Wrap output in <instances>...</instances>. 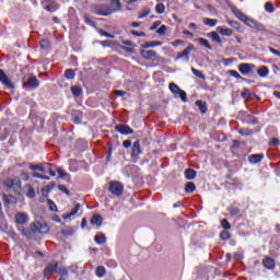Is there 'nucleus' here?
Instances as JSON below:
<instances>
[{
    "label": "nucleus",
    "instance_id": "1",
    "mask_svg": "<svg viewBox=\"0 0 280 280\" xmlns=\"http://www.w3.org/2000/svg\"><path fill=\"white\" fill-rule=\"evenodd\" d=\"M26 233H31L30 240H32L36 233H49V226L43 219H36L30 224V230H26Z\"/></svg>",
    "mask_w": 280,
    "mask_h": 280
},
{
    "label": "nucleus",
    "instance_id": "2",
    "mask_svg": "<svg viewBox=\"0 0 280 280\" xmlns=\"http://www.w3.org/2000/svg\"><path fill=\"white\" fill-rule=\"evenodd\" d=\"M30 222V215L25 212H18L15 214V224L18 225V231L24 235L27 240H30L31 233H27L25 229V224Z\"/></svg>",
    "mask_w": 280,
    "mask_h": 280
},
{
    "label": "nucleus",
    "instance_id": "3",
    "mask_svg": "<svg viewBox=\"0 0 280 280\" xmlns=\"http://www.w3.org/2000/svg\"><path fill=\"white\" fill-rule=\"evenodd\" d=\"M168 89L171 91V93L174 94V97H179L182 100V102H187V92L180 90V88H178V85H176V83H171L168 85Z\"/></svg>",
    "mask_w": 280,
    "mask_h": 280
},
{
    "label": "nucleus",
    "instance_id": "4",
    "mask_svg": "<svg viewBox=\"0 0 280 280\" xmlns=\"http://www.w3.org/2000/svg\"><path fill=\"white\" fill-rule=\"evenodd\" d=\"M109 191L113 196H121L124 194V185L119 182H109Z\"/></svg>",
    "mask_w": 280,
    "mask_h": 280
},
{
    "label": "nucleus",
    "instance_id": "5",
    "mask_svg": "<svg viewBox=\"0 0 280 280\" xmlns=\"http://www.w3.org/2000/svg\"><path fill=\"white\" fill-rule=\"evenodd\" d=\"M93 13L97 16H110L113 14L108 5H94Z\"/></svg>",
    "mask_w": 280,
    "mask_h": 280
},
{
    "label": "nucleus",
    "instance_id": "6",
    "mask_svg": "<svg viewBox=\"0 0 280 280\" xmlns=\"http://www.w3.org/2000/svg\"><path fill=\"white\" fill-rule=\"evenodd\" d=\"M7 185L10 189H13L20 196L21 194V179L19 177H14L12 179H7Z\"/></svg>",
    "mask_w": 280,
    "mask_h": 280
},
{
    "label": "nucleus",
    "instance_id": "7",
    "mask_svg": "<svg viewBox=\"0 0 280 280\" xmlns=\"http://www.w3.org/2000/svg\"><path fill=\"white\" fill-rule=\"evenodd\" d=\"M0 82L3 84V86H5V89H14V83L12 82V80H10L8 74H5V71L1 69H0Z\"/></svg>",
    "mask_w": 280,
    "mask_h": 280
},
{
    "label": "nucleus",
    "instance_id": "8",
    "mask_svg": "<svg viewBox=\"0 0 280 280\" xmlns=\"http://www.w3.org/2000/svg\"><path fill=\"white\" fill-rule=\"evenodd\" d=\"M24 84H26V86H30L31 89H38L40 83L35 75L30 74L24 78Z\"/></svg>",
    "mask_w": 280,
    "mask_h": 280
},
{
    "label": "nucleus",
    "instance_id": "9",
    "mask_svg": "<svg viewBox=\"0 0 280 280\" xmlns=\"http://www.w3.org/2000/svg\"><path fill=\"white\" fill-rule=\"evenodd\" d=\"M140 55L144 60H152L153 62L159 60V55H156V51L154 50H142L140 51Z\"/></svg>",
    "mask_w": 280,
    "mask_h": 280
},
{
    "label": "nucleus",
    "instance_id": "10",
    "mask_svg": "<svg viewBox=\"0 0 280 280\" xmlns=\"http://www.w3.org/2000/svg\"><path fill=\"white\" fill-rule=\"evenodd\" d=\"M191 51H194V45H189L186 47L177 57L176 60H180V58H184L186 62H189V57L191 56Z\"/></svg>",
    "mask_w": 280,
    "mask_h": 280
},
{
    "label": "nucleus",
    "instance_id": "11",
    "mask_svg": "<svg viewBox=\"0 0 280 280\" xmlns=\"http://www.w3.org/2000/svg\"><path fill=\"white\" fill-rule=\"evenodd\" d=\"M247 27H250L252 30H257V32H266V27L264 26V24H261V22H257L253 19H249V21H247Z\"/></svg>",
    "mask_w": 280,
    "mask_h": 280
},
{
    "label": "nucleus",
    "instance_id": "12",
    "mask_svg": "<svg viewBox=\"0 0 280 280\" xmlns=\"http://www.w3.org/2000/svg\"><path fill=\"white\" fill-rule=\"evenodd\" d=\"M253 69H255V65H253V63H241L238 66V71L243 75H248V73H250L253 71Z\"/></svg>",
    "mask_w": 280,
    "mask_h": 280
},
{
    "label": "nucleus",
    "instance_id": "13",
    "mask_svg": "<svg viewBox=\"0 0 280 280\" xmlns=\"http://www.w3.org/2000/svg\"><path fill=\"white\" fill-rule=\"evenodd\" d=\"M232 12L236 19L245 23V25H247L248 21H250V18L246 16V14L242 13V11H240L237 8H232Z\"/></svg>",
    "mask_w": 280,
    "mask_h": 280
},
{
    "label": "nucleus",
    "instance_id": "14",
    "mask_svg": "<svg viewBox=\"0 0 280 280\" xmlns=\"http://www.w3.org/2000/svg\"><path fill=\"white\" fill-rule=\"evenodd\" d=\"M116 132H119L120 135H132L135 132L132 128L128 125H117L115 127Z\"/></svg>",
    "mask_w": 280,
    "mask_h": 280
},
{
    "label": "nucleus",
    "instance_id": "15",
    "mask_svg": "<svg viewBox=\"0 0 280 280\" xmlns=\"http://www.w3.org/2000/svg\"><path fill=\"white\" fill-rule=\"evenodd\" d=\"M55 272H58V262H50L44 269V277H49V275H54Z\"/></svg>",
    "mask_w": 280,
    "mask_h": 280
},
{
    "label": "nucleus",
    "instance_id": "16",
    "mask_svg": "<svg viewBox=\"0 0 280 280\" xmlns=\"http://www.w3.org/2000/svg\"><path fill=\"white\" fill-rule=\"evenodd\" d=\"M139 154H141V143L137 140L132 144L131 158L139 159Z\"/></svg>",
    "mask_w": 280,
    "mask_h": 280
},
{
    "label": "nucleus",
    "instance_id": "17",
    "mask_svg": "<svg viewBox=\"0 0 280 280\" xmlns=\"http://www.w3.org/2000/svg\"><path fill=\"white\" fill-rule=\"evenodd\" d=\"M81 207L82 206L80 203H77L71 212L62 215L63 220H71L73 215H78V211H80Z\"/></svg>",
    "mask_w": 280,
    "mask_h": 280
},
{
    "label": "nucleus",
    "instance_id": "18",
    "mask_svg": "<svg viewBox=\"0 0 280 280\" xmlns=\"http://www.w3.org/2000/svg\"><path fill=\"white\" fill-rule=\"evenodd\" d=\"M262 160H264V154H253L248 156V161L249 163H252V165H255L261 162Z\"/></svg>",
    "mask_w": 280,
    "mask_h": 280
},
{
    "label": "nucleus",
    "instance_id": "19",
    "mask_svg": "<svg viewBox=\"0 0 280 280\" xmlns=\"http://www.w3.org/2000/svg\"><path fill=\"white\" fill-rule=\"evenodd\" d=\"M109 10L113 12H117V10L121 9V2L119 0H110Z\"/></svg>",
    "mask_w": 280,
    "mask_h": 280
},
{
    "label": "nucleus",
    "instance_id": "20",
    "mask_svg": "<svg viewBox=\"0 0 280 280\" xmlns=\"http://www.w3.org/2000/svg\"><path fill=\"white\" fill-rule=\"evenodd\" d=\"M262 265L265 266V268H267V270H272V268H275V259H272L271 257H266L262 260Z\"/></svg>",
    "mask_w": 280,
    "mask_h": 280
},
{
    "label": "nucleus",
    "instance_id": "21",
    "mask_svg": "<svg viewBox=\"0 0 280 280\" xmlns=\"http://www.w3.org/2000/svg\"><path fill=\"white\" fill-rule=\"evenodd\" d=\"M24 191H25L27 198H35L36 197V190H34V187H32V185H26L24 187Z\"/></svg>",
    "mask_w": 280,
    "mask_h": 280
},
{
    "label": "nucleus",
    "instance_id": "22",
    "mask_svg": "<svg viewBox=\"0 0 280 280\" xmlns=\"http://www.w3.org/2000/svg\"><path fill=\"white\" fill-rule=\"evenodd\" d=\"M208 36L209 38H211V40H213V43L222 45V38L220 37V34H218V32H210Z\"/></svg>",
    "mask_w": 280,
    "mask_h": 280
},
{
    "label": "nucleus",
    "instance_id": "23",
    "mask_svg": "<svg viewBox=\"0 0 280 280\" xmlns=\"http://www.w3.org/2000/svg\"><path fill=\"white\" fill-rule=\"evenodd\" d=\"M217 32L221 34V36H233V31L231 28H223L222 26L217 27Z\"/></svg>",
    "mask_w": 280,
    "mask_h": 280
},
{
    "label": "nucleus",
    "instance_id": "24",
    "mask_svg": "<svg viewBox=\"0 0 280 280\" xmlns=\"http://www.w3.org/2000/svg\"><path fill=\"white\" fill-rule=\"evenodd\" d=\"M103 218L100 214H94L91 219V224H96V226H102Z\"/></svg>",
    "mask_w": 280,
    "mask_h": 280
},
{
    "label": "nucleus",
    "instance_id": "25",
    "mask_svg": "<svg viewBox=\"0 0 280 280\" xmlns=\"http://www.w3.org/2000/svg\"><path fill=\"white\" fill-rule=\"evenodd\" d=\"M185 177L187 178V180H194V178H196V171L187 168L185 171Z\"/></svg>",
    "mask_w": 280,
    "mask_h": 280
},
{
    "label": "nucleus",
    "instance_id": "26",
    "mask_svg": "<svg viewBox=\"0 0 280 280\" xmlns=\"http://www.w3.org/2000/svg\"><path fill=\"white\" fill-rule=\"evenodd\" d=\"M95 275L98 279H102V277L106 275V268L104 266H98L95 270Z\"/></svg>",
    "mask_w": 280,
    "mask_h": 280
},
{
    "label": "nucleus",
    "instance_id": "27",
    "mask_svg": "<svg viewBox=\"0 0 280 280\" xmlns=\"http://www.w3.org/2000/svg\"><path fill=\"white\" fill-rule=\"evenodd\" d=\"M185 191L187 194H194V191H196V184H194V182H188L186 184Z\"/></svg>",
    "mask_w": 280,
    "mask_h": 280
},
{
    "label": "nucleus",
    "instance_id": "28",
    "mask_svg": "<svg viewBox=\"0 0 280 280\" xmlns=\"http://www.w3.org/2000/svg\"><path fill=\"white\" fill-rule=\"evenodd\" d=\"M196 106L199 108L200 113L205 115L207 113V104L202 101H197Z\"/></svg>",
    "mask_w": 280,
    "mask_h": 280
},
{
    "label": "nucleus",
    "instance_id": "29",
    "mask_svg": "<svg viewBox=\"0 0 280 280\" xmlns=\"http://www.w3.org/2000/svg\"><path fill=\"white\" fill-rule=\"evenodd\" d=\"M203 23L205 25H208V27H215V25H218V21L215 19L209 18L203 19Z\"/></svg>",
    "mask_w": 280,
    "mask_h": 280
},
{
    "label": "nucleus",
    "instance_id": "30",
    "mask_svg": "<svg viewBox=\"0 0 280 280\" xmlns=\"http://www.w3.org/2000/svg\"><path fill=\"white\" fill-rule=\"evenodd\" d=\"M95 242L96 244H106V235H104L103 233L96 234Z\"/></svg>",
    "mask_w": 280,
    "mask_h": 280
},
{
    "label": "nucleus",
    "instance_id": "31",
    "mask_svg": "<svg viewBox=\"0 0 280 280\" xmlns=\"http://www.w3.org/2000/svg\"><path fill=\"white\" fill-rule=\"evenodd\" d=\"M39 47H40V49H44L45 51H47V49H49L51 47V45L49 44V40L42 39L39 42Z\"/></svg>",
    "mask_w": 280,
    "mask_h": 280
},
{
    "label": "nucleus",
    "instance_id": "32",
    "mask_svg": "<svg viewBox=\"0 0 280 280\" xmlns=\"http://www.w3.org/2000/svg\"><path fill=\"white\" fill-rule=\"evenodd\" d=\"M197 42L202 47H206L207 49H211V45L209 44V40H207L206 38L200 37V38L197 39Z\"/></svg>",
    "mask_w": 280,
    "mask_h": 280
},
{
    "label": "nucleus",
    "instance_id": "33",
    "mask_svg": "<svg viewBox=\"0 0 280 280\" xmlns=\"http://www.w3.org/2000/svg\"><path fill=\"white\" fill-rule=\"evenodd\" d=\"M65 78H67V80H73L75 78V72L71 69L66 70Z\"/></svg>",
    "mask_w": 280,
    "mask_h": 280
},
{
    "label": "nucleus",
    "instance_id": "34",
    "mask_svg": "<svg viewBox=\"0 0 280 280\" xmlns=\"http://www.w3.org/2000/svg\"><path fill=\"white\" fill-rule=\"evenodd\" d=\"M220 237L223 240V242H226V240H231V233H229V230H223Z\"/></svg>",
    "mask_w": 280,
    "mask_h": 280
},
{
    "label": "nucleus",
    "instance_id": "35",
    "mask_svg": "<svg viewBox=\"0 0 280 280\" xmlns=\"http://www.w3.org/2000/svg\"><path fill=\"white\" fill-rule=\"evenodd\" d=\"M163 45L162 42H150L144 45L145 49H150L151 47H161Z\"/></svg>",
    "mask_w": 280,
    "mask_h": 280
},
{
    "label": "nucleus",
    "instance_id": "36",
    "mask_svg": "<svg viewBox=\"0 0 280 280\" xmlns=\"http://www.w3.org/2000/svg\"><path fill=\"white\" fill-rule=\"evenodd\" d=\"M258 75H260V78H266V75H268L269 71L267 67H261L260 69H258L257 71Z\"/></svg>",
    "mask_w": 280,
    "mask_h": 280
},
{
    "label": "nucleus",
    "instance_id": "37",
    "mask_svg": "<svg viewBox=\"0 0 280 280\" xmlns=\"http://www.w3.org/2000/svg\"><path fill=\"white\" fill-rule=\"evenodd\" d=\"M30 170H32L33 172L39 171V172H43L45 174V166H43V165L31 164Z\"/></svg>",
    "mask_w": 280,
    "mask_h": 280
},
{
    "label": "nucleus",
    "instance_id": "38",
    "mask_svg": "<svg viewBox=\"0 0 280 280\" xmlns=\"http://www.w3.org/2000/svg\"><path fill=\"white\" fill-rule=\"evenodd\" d=\"M221 226H222L223 231H231V223H229V221L226 219H223L221 221Z\"/></svg>",
    "mask_w": 280,
    "mask_h": 280
},
{
    "label": "nucleus",
    "instance_id": "39",
    "mask_svg": "<svg viewBox=\"0 0 280 280\" xmlns=\"http://www.w3.org/2000/svg\"><path fill=\"white\" fill-rule=\"evenodd\" d=\"M4 205H11L14 202V196L12 195H3Z\"/></svg>",
    "mask_w": 280,
    "mask_h": 280
},
{
    "label": "nucleus",
    "instance_id": "40",
    "mask_svg": "<svg viewBox=\"0 0 280 280\" xmlns=\"http://www.w3.org/2000/svg\"><path fill=\"white\" fill-rule=\"evenodd\" d=\"M72 94L75 97H80L82 95V89L78 88V86H72L71 88Z\"/></svg>",
    "mask_w": 280,
    "mask_h": 280
},
{
    "label": "nucleus",
    "instance_id": "41",
    "mask_svg": "<svg viewBox=\"0 0 280 280\" xmlns=\"http://www.w3.org/2000/svg\"><path fill=\"white\" fill-rule=\"evenodd\" d=\"M155 12L158 14H163V12H165V4L163 3H159L155 5Z\"/></svg>",
    "mask_w": 280,
    "mask_h": 280
},
{
    "label": "nucleus",
    "instance_id": "42",
    "mask_svg": "<svg viewBox=\"0 0 280 280\" xmlns=\"http://www.w3.org/2000/svg\"><path fill=\"white\" fill-rule=\"evenodd\" d=\"M228 73L229 75H231L232 78H235L236 80H242V75L236 70H230Z\"/></svg>",
    "mask_w": 280,
    "mask_h": 280
},
{
    "label": "nucleus",
    "instance_id": "43",
    "mask_svg": "<svg viewBox=\"0 0 280 280\" xmlns=\"http://www.w3.org/2000/svg\"><path fill=\"white\" fill-rule=\"evenodd\" d=\"M57 174L59 178H69V173L65 172L62 168H57Z\"/></svg>",
    "mask_w": 280,
    "mask_h": 280
},
{
    "label": "nucleus",
    "instance_id": "44",
    "mask_svg": "<svg viewBox=\"0 0 280 280\" xmlns=\"http://www.w3.org/2000/svg\"><path fill=\"white\" fill-rule=\"evenodd\" d=\"M191 72L194 73V75H196V78H200L201 80H205V74H202L200 70H197L196 68H191Z\"/></svg>",
    "mask_w": 280,
    "mask_h": 280
},
{
    "label": "nucleus",
    "instance_id": "45",
    "mask_svg": "<svg viewBox=\"0 0 280 280\" xmlns=\"http://www.w3.org/2000/svg\"><path fill=\"white\" fill-rule=\"evenodd\" d=\"M84 23H86L88 25H91V27L95 26V21H93L89 15L84 16Z\"/></svg>",
    "mask_w": 280,
    "mask_h": 280
},
{
    "label": "nucleus",
    "instance_id": "46",
    "mask_svg": "<svg viewBox=\"0 0 280 280\" xmlns=\"http://www.w3.org/2000/svg\"><path fill=\"white\" fill-rule=\"evenodd\" d=\"M58 275H61V277H67V275H69V271H67V268L61 267L59 269H57Z\"/></svg>",
    "mask_w": 280,
    "mask_h": 280
},
{
    "label": "nucleus",
    "instance_id": "47",
    "mask_svg": "<svg viewBox=\"0 0 280 280\" xmlns=\"http://www.w3.org/2000/svg\"><path fill=\"white\" fill-rule=\"evenodd\" d=\"M228 25L230 27H233L234 30H240V23H237L236 21H228Z\"/></svg>",
    "mask_w": 280,
    "mask_h": 280
},
{
    "label": "nucleus",
    "instance_id": "48",
    "mask_svg": "<svg viewBox=\"0 0 280 280\" xmlns=\"http://www.w3.org/2000/svg\"><path fill=\"white\" fill-rule=\"evenodd\" d=\"M165 32H167V26L162 25L160 28L156 31V34H160V36H164Z\"/></svg>",
    "mask_w": 280,
    "mask_h": 280
},
{
    "label": "nucleus",
    "instance_id": "49",
    "mask_svg": "<svg viewBox=\"0 0 280 280\" xmlns=\"http://www.w3.org/2000/svg\"><path fill=\"white\" fill-rule=\"evenodd\" d=\"M48 206L50 211H58V207H56V203L51 199H48Z\"/></svg>",
    "mask_w": 280,
    "mask_h": 280
},
{
    "label": "nucleus",
    "instance_id": "50",
    "mask_svg": "<svg viewBox=\"0 0 280 280\" xmlns=\"http://www.w3.org/2000/svg\"><path fill=\"white\" fill-rule=\"evenodd\" d=\"M265 10H267V11L270 12V13H272V12H275V7L272 5V3L267 2V3L265 4Z\"/></svg>",
    "mask_w": 280,
    "mask_h": 280
},
{
    "label": "nucleus",
    "instance_id": "51",
    "mask_svg": "<svg viewBox=\"0 0 280 280\" xmlns=\"http://www.w3.org/2000/svg\"><path fill=\"white\" fill-rule=\"evenodd\" d=\"M98 33L101 34V36H106V38H115V35H112L110 33H107L105 31H98Z\"/></svg>",
    "mask_w": 280,
    "mask_h": 280
},
{
    "label": "nucleus",
    "instance_id": "52",
    "mask_svg": "<svg viewBox=\"0 0 280 280\" xmlns=\"http://www.w3.org/2000/svg\"><path fill=\"white\" fill-rule=\"evenodd\" d=\"M280 144V141L279 139L277 138H273L271 141H270V145H273L275 148L279 147Z\"/></svg>",
    "mask_w": 280,
    "mask_h": 280
},
{
    "label": "nucleus",
    "instance_id": "53",
    "mask_svg": "<svg viewBox=\"0 0 280 280\" xmlns=\"http://www.w3.org/2000/svg\"><path fill=\"white\" fill-rule=\"evenodd\" d=\"M269 51H270V54H273V56H278V58H280V51H279V50H277V49L270 47V48H269Z\"/></svg>",
    "mask_w": 280,
    "mask_h": 280
},
{
    "label": "nucleus",
    "instance_id": "54",
    "mask_svg": "<svg viewBox=\"0 0 280 280\" xmlns=\"http://www.w3.org/2000/svg\"><path fill=\"white\" fill-rule=\"evenodd\" d=\"M250 95H252V94H250V90H246V89H245V90L243 91V93H242V97H245V98L250 97Z\"/></svg>",
    "mask_w": 280,
    "mask_h": 280
},
{
    "label": "nucleus",
    "instance_id": "55",
    "mask_svg": "<svg viewBox=\"0 0 280 280\" xmlns=\"http://www.w3.org/2000/svg\"><path fill=\"white\" fill-rule=\"evenodd\" d=\"M45 10L46 12H56V8L54 7V4L45 7Z\"/></svg>",
    "mask_w": 280,
    "mask_h": 280
},
{
    "label": "nucleus",
    "instance_id": "56",
    "mask_svg": "<svg viewBox=\"0 0 280 280\" xmlns=\"http://www.w3.org/2000/svg\"><path fill=\"white\" fill-rule=\"evenodd\" d=\"M150 15V11L149 10H144L142 13H140L139 19H145V16Z\"/></svg>",
    "mask_w": 280,
    "mask_h": 280
},
{
    "label": "nucleus",
    "instance_id": "57",
    "mask_svg": "<svg viewBox=\"0 0 280 280\" xmlns=\"http://www.w3.org/2000/svg\"><path fill=\"white\" fill-rule=\"evenodd\" d=\"M122 145H124V148L128 149V148H130V145H132V141H130V140H125V141L122 142Z\"/></svg>",
    "mask_w": 280,
    "mask_h": 280
},
{
    "label": "nucleus",
    "instance_id": "58",
    "mask_svg": "<svg viewBox=\"0 0 280 280\" xmlns=\"http://www.w3.org/2000/svg\"><path fill=\"white\" fill-rule=\"evenodd\" d=\"M159 25H161V22H154L150 27L151 32H154V30H156Z\"/></svg>",
    "mask_w": 280,
    "mask_h": 280
},
{
    "label": "nucleus",
    "instance_id": "59",
    "mask_svg": "<svg viewBox=\"0 0 280 280\" xmlns=\"http://www.w3.org/2000/svg\"><path fill=\"white\" fill-rule=\"evenodd\" d=\"M115 93L118 95V97H124V95H126V92L121 90H116Z\"/></svg>",
    "mask_w": 280,
    "mask_h": 280
},
{
    "label": "nucleus",
    "instance_id": "60",
    "mask_svg": "<svg viewBox=\"0 0 280 280\" xmlns=\"http://www.w3.org/2000/svg\"><path fill=\"white\" fill-rule=\"evenodd\" d=\"M58 188L60 189V191H63L65 194H69V189H67L65 185H59Z\"/></svg>",
    "mask_w": 280,
    "mask_h": 280
},
{
    "label": "nucleus",
    "instance_id": "61",
    "mask_svg": "<svg viewBox=\"0 0 280 280\" xmlns=\"http://www.w3.org/2000/svg\"><path fill=\"white\" fill-rule=\"evenodd\" d=\"M112 44H113V42H108V40H104V42L101 43V45L103 47H110Z\"/></svg>",
    "mask_w": 280,
    "mask_h": 280
},
{
    "label": "nucleus",
    "instance_id": "62",
    "mask_svg": "<svg viewBox=\"0 0 280 280\" xmlns=\"http://www.w3.org/2000/svg\"><path fill=\"white\" fill-rule=\"evenodd\" d=\"M21 178L22 180H30V175H27V173H22Z\"/></svg>",
    "mask_w": 280,
    "mask_h": 280
},
{
    "label": "nucleus",
    "instance_id": "63",
    "mask_svg": "<svg viewBox=\"0 0 280 280\" xmlns=\"http://www.w3.org/2000/svg\"><path fill=\"white\" fill-rule=\"evenodd\" d=\"M188 27L189 30H194V31L198 30V25H196V23H190Z\"/></svg>",
    "mask_w": 280,
    "mask_h": 280
},
{
    "label": "nucleus",
    "instance_id": "64",
    "mask_svg": "<svg viewBox=\"0 0 280 280\" xmlns=\"http://www.w3.org/2000/svg\"><path fill=\"white\" fill-rule=\"evenodd\" d=\"M237 213H240V209L234 208L231 210V215H237Z\"/></svg>",
    "mask_w": 280,
    "mask_h": 280
}]
</instances>
